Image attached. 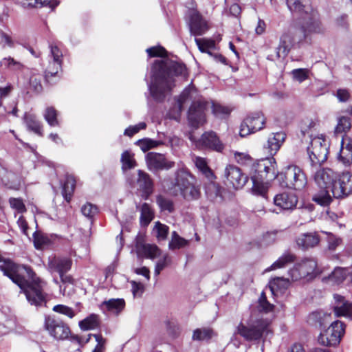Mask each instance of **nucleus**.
I'll list each match as a JSON object with an SVG mask.
<instances>
[{
  "instance_id": "obj_6",
  "label": "nucleus",
  "mask_w": 352,
  "mask_h": 352,
  "mask_svg": "<svg viewBox=\"0 0 352 352\" xmlns=\"http://www.w3.org/2000/svg\"><path fill=\"white\" fill-rule=\"evenodd\" d=\"M126 184L131 189H136L141 197L147 199L153 192V182L148 174L138 170L137 174L126 173Z\"/></svg>"
},
{
  "instance_id": "obj_18",
  "label": "nucleus",
  "mask_w": 352,
  "mask_h": 352,
  "mask_svg": "<svg viewBox=\"0 0 352 352\" xmlns=\"http://www.w3.org/2000/svg\"><path fill=\"white\" fill-rule=\"evenodd\" d=\"M274 203L283 210H293L297 205L298 197L292 192H283L274 197Z\"/></svg>"
},
{
  "instance_id": "obj_27",
  "label": "nucleus",
  "mask_w": 352,
  "mask_h": 352,
  "mask_svg": "<svg viewBox=\"0 0 352 352\" xmlns=\"http://www.w3.org/2000/svg\"><path fill=\"white\" fill-rule=\"evenodd\" d=\"M338 159V161L345 166H349L352 163V144L351 143H348L344 146L343 139L342 140V147Z\"/></svg>"
},
{
  "instance_id": "obj_52",
  "label": "nucleus",
  "mask_w": 352,
  "mask_h": 352,
  "mask_svg": "<svg viewBox=\"0 0 352 352\" xmlns=\"http://www.w3.org/2000/svg\"><path fill=\"white\" fill-rule=\"evenodd\" d=\"M168 233L169 228L168 226L160 221H155V237H157L158 241L166 239Z\"/></svg>"
},
{
  "instance_id": "obj_41",
  "label": "nucleus",
  "mask_w": 352,
  "mask_h": 352,
  "mask_svg": "<svg viewBox=\"0 0 352 352\" xmlns=\"http://www.w3.org/2000/svg\"><path fill=\"white\" fill-rule=\"evenodd\" d=\"M183 197L187 200L197 199L200 196L199 189L194 184V182L190 184L180 191Z\"/></svg>"
},
{
  "instance_id": "obj_22",
  "label": "nucleus",
  "mask_w": 352,
  "mask_h": 352,
  "mask_svg": "<svg viewBox=\"0 0 352 352\" xmlns=\"http://www.w3.org/2000/svg\"><path fill=\"white\" fill-rule=\"evenodd\" d=\"M286 138V135L283 132H277L272 133L267 140V145L265 146L267 149L270 155H275L280 149L282 144Z\"/></svg>"
},
{
  "instance_id": "obj_5",
  "label": "nucleus",
  "mask_w": 352,
  "mask_h": 352,
  "mask_svg": "<svg viewBox=\"0 0 352 352\" xmlns=\"http://www.w3.org/2000/svg\"><path fill=\"white\" fill-rule=\"evenodd\" d=\"M269 322L265 319L250 320L248 325L240 322L236 329L235 333L240 335L246 341H256L261 339L265 333L269 331Z\"/></svg>"
},
{
  "instance_id": "obj_30",
  "label": "nucleus",
  "mask_w": 352,
  "mask_h": 352,
  "mask_svg": "<svg viewBox=\"0 0 352 352\" xmlns=\"http://www.w3.org/2000/svg\"><path fill=\"white\" fill-rule=\"evenodd\" d=\"M76 186V180L72 175H67L62 188V194L65 199L69 202L72 197Z\"/></svg>"
},
{
  "instance_id": "obj_33",
  "label": "nucleus",
  "mask_w": 352,
  "mask_h": 352,
  "mask_svg": "<svg viewBox=\"0 0 352 352\" xmlns=\"http://www.w3.org/2000/svg\"><path fill=\"white\" fill-rule=\"evenodd\" d=\"M289 285V278L274 277L270 281V287L273 293L283 292Z\"/></svg>"
},
{
  "instance_id": "obj_16",
  "label": "nucleus",
  "mask_w": 352,
  "mask_h": 352,
  "mask_svg": "<svg viewBox=\"0 0 352 352\" xmlns=\"http://www.w3.org/2000/svg\"><path fill=\"white\" fill-rule=\"evenodd\" d=\"M189 17V29L191 35L195 36L203 35L209 29L207 21L197 10H191Z\"/></svg>"
},
{
  "instance_id": "obj_4",
  "label": "nucleus",
  "mask_w": 352,
  "mask_h": 352,
  "mask_svg": "<svg viewBox=\"0 0 352 352\" xmlns=\"http://www.w3.org/2000/svg\"><path fill=\"white\" fill-rule=\"evenodd\" d=\"M276 179L281 187L299 191L307 184V177L304 170L295 164L285 166L277 173Z\"/></svg>"
},
{
  "instance_id": "obj_3",
  "label": "nucleus",
  "mask_w": 352,
  "mask_h": 352,
  "mask_svg": "<svg viewBox=\"0 0 352 352\" xmlns=\"http://www.w3.org/2000/svg\"><path fill=\"white\" fill-rule=\"evenodd\" d=\"M337 177L338 174L331 168H322L317 170L314 179L318 189L312 200L321 206H328L332 201L331 194Z\"/></svg>"
},
{
  "instance_id": "obj_35",
  "label": "nucleus",
  "mask_w": 352,
  "mask_h": 352,
  "mask_svg": "<svg viewBox=\"0 0 352 352\" xmlns=\"http://www.w3.org/2000/svg\"><path fill=\"white\" fill-rule=\"evenodd\" d=\"M120 162L122 163V170L124 172L132 169L137 166L134 155L129 151H125L122 153Z\"/></svg>"
},
{
  "instance_id": "obj_12",
  "label": "nucleus",
  "mask_w": 352,
  "mask_h": 352,
  "mask_svg": "<svg viewBox=\"0 0 352 352\" xmlns=\"http://www.w3.org/2000/svg\"><path fill=\"white\" fill-rule=\"evenodd\" d=\"M189 139L195 146L200 149H211L217 151H221L223 148V144L219 140L217 134L213 131L205 132L201 138L196 140L192 134L189 135Z\"/></svg>"
},
{
  "instance_id": "obj_9",
  "label": "nucleus",
  "mask_w": 352,
  "mask_h": 352,
  "mask_svg": "<svg viewBox=\"0 0 352 352\" xmlns=\"http://www.w3.org/2000/svg\"><path fill=\"white\" fill-rule=\"evenodd\" d=\"M344 332V324L340 320H336L319 335L318 342L325 346H336L340 343Z\"/></svg>"
},
{
  "instance_id": "obj_45",
  "label": "nucleus",
  "mask_w": 352,
  "mask_h": 352,
  "mask_svg": "<svg viewBox=\"0 0 352 352\" xmlns=\"http://www.w3.org/2000/svg\"><path fill=\"white\" fill-rule=\"evenodd\" d=\"M329 317H330V315L327 314L322 311H316L309 314V322L313 324L322 326Z\"/></svg>"
},
{
  "instance_id": "obj_42",
  "label": "nucleus",
  "mask_w": 352,
  "mask_h": 352,
  "mask_svg": "<svg viewBox=\"0 0 352 352\" xmlns=\"http://www.w3.org/2000/svg\"><path fill=\"white\" fill-rule=\"evenodd\" d=\"M43 117L50 126H59L58 120V111L53 107H48L45 109Z\"/></svg>"
},
{
  "instance_id": "obj_56",
  "label": "nucleus",
  "mask_w": 352,
  "mask_h": 352,
  "mask_svg": "<svg viewBox=\"0 0 352 352\" xmlns=\"http://www.w3.org/2000/svg\"><path fill=\"white\" fill-rule=\"evenodd\" d=\"M135 144L138 146L144 153H146L154 148V140L149 138H143L136 141Z\"/></svg>"
},
{
  "instance_id": "obj_13",
  "label": "nucleus",
  "mask_w": 352,
  "mask_h": 352,
  "mask_svg": "<svg viewBox=\"0 0 352 352\" xmlns=\"http://www.w3.org/2000/svg\"><path fill=\"white\" fill-rule=\"evenodd\" d=\"M265 123V118L262 112H255L248 116L241 123L239 134L245 137L262 129Z\"/></svg>"
},
{
  "instance_id": "obj_57",
  "label": "nucleus",
  "mask_w": 352,
  "mask_h": 352,
  "mask_svg": "<svg viewBox=\"0 0 352 352\" xmlns=\"http://www.w3.org/2000/svg\"><path fill=\"white\" fill-rule=\"evenodd\" d=\"M146 126L145 122H140L138 124L129 126L124 131V135L129 137H132L135 134L138 133L140 130L144 129Z\"/></svg>"
},
{
  "instance_id": "obj_31",
  "label": "nucleus",
  "mask_w": 352,
  "mask_h": 352,
  "mask_svg": "<svg viewBox=\"0 0 352 352\" xmlns=\"http://www.w3.org/2000/svg\"><path fill=\"white\" fill-rule=\"evenodd\" d=\"M251 179L253 183L252 188L253 193L267 198V193L268 190V186L267 185V182L265 183V180L259 179L255 176H251Z\"/></svg>"
},
{
  "instance_id": "obj_26",
  "label": "nucleus",
  "mask_w": 352,
  "mask_h": 352,
  "mask_svg": "<svg viewBox=\"0 0 352 352\" xmlns=\"http://www.w3.org/2000/svg\"><path fill=\"white\" fill-rule=\"evenodd\" d=\"M23 120L29 131H33L40 136H43L42 124L40 121L37 120L35 115L25 113Z\"/></svg>"
},
{
  "instance_id": "obj_19",
  "label": "nucleus",
  "mask_w": 352,
  "mask_h": 352,
  "mask_svg": "<svg viewBox=\"0 0 352 352\" xmlns=\"http://www.w3.org/2000/svg\"><path fill=\"white\" fill-rule=\"evenodd\" d=\"M72 265V261L65 257H53L50 258L48 262L49 270L60 274H66L70 270Z\"/></svg>"
},
{
  "instance_id": "obj_11",
  "label": "nucleus",
  "mask_w": 352,
  "mask_h": 352,
  "mask_svg": "<svg viewBox=\"0 0 352 352\" xmlns=\"http://www.w3.org/2000/svg\"><path fill=\"white\" fill-rule=\"evenodd\" d=\"M208 105L209 103L202 99L192 103L188 113V120L192 127L197 129L206 123V110Z\"/></svg>"
},
{
  "instance_id": "obj_37",
  "label": "nucleus",
  "mask_w": 352,
  "mask_h": 352,
  "mask_svg": "<svg viewBox=\"0 0 352 352\" xmlns=\"http://www.w3.org/2000/svg\"><path fill=\"white\" fill-rule=\"evenodd\" d=\"M346 277V270L342 267H336L329 276L323 278L335 284L342 283Z\"/></svg>"
},
{
  "instance_id": "obj_54",
  "label": "nucleus",
  "mask_w": 352,
  "mask_h": 352,
  "mask_svg": "<svg viewBox=\"0 0 352 352\" xmlns=\"http://www.w3.org/2000/svg\"><path fill=\"white\" fill-rule=\"evenodd\" d=\"M52 310L54 312L65 315L69 318H73L76 315L75 311H74V309L72 307H69L64 305H55L52 308Z\"/></svg>"
},
{
  "instance_id": "obj_8",
  "label": "nucleus",
  "mask_w": 352,
  "mask_h": 352,
  "mask_svg": "<svg viewBox=\"0 0 352 352\" xmlns=\"http://www.w3.org/2000/svg\"><path fill=\"white\" fill-rule=\"evenodd\" d=\"M43 328L51 337L56 340H65L71 334L68 324L54 316H45Z\"/></svg>"
},
{
  "instance_id": "obj_50",
  "label": "nucleus",
  "mask_w": 352,
  "mask_h": 352,
  "mask_svg": "<svg viewBox=\"0 0 352 352\" xmlns=\"http://www.w3.org/2000/svg\"><path fill=\"white\" fill-rule=\"evenodd\" d=\"M18 2L23 7H37L38 6H50V7L56 6L58 3L51 2V0H17Z\"/></svg>"
},
{
  "instance_id": "obj_25",
  "label": "nucleus",
  "mask_w": 352,
  "mask_h": 352,
  "mask_svg": "<svg viewBox=\"0 0 352 352\" xmlns=\"http://www.w3.org/2000/svg\"><path fill=\"white\" fill-rule=\"evenodd\" d=\"M192 182H194V178L190 173L187 170L182 168L176 173L174 186L181 191Z\"/></svg>"
},
{
  "instance_id": "obj_53",
  "label": "nucleus",
  "mask_w": 352,
  "mask_h": 352,
  "mask_svg": "<svg viewBox=\"0 0 352 352\" xmlns=\"http://www.w3.org/2000/svg\"><path fill=\"white\" fill-rule=\"evenodd\" d=\"M49 47L50 51L47 59L63 63V55L60 48L54 43H50Z\"/></svg>"
},
{
  "instance_id": "obj_40",
  "label": "nucleus",
  "mask_w": 352,
  "mask_h": 352,
  "mask_svg": "<svg viewBox=\"0 0 352 352\" xmlns=\"http://www.w3.org/2000/svg\"><path fill=\"white\" fill-rule=\"evenodd\" d=\"M195 41L201 52L207 53L210 56L212 55V52H210V50L215 47V42L213 40L195 38Z\"/></svg>"
},
{
  "instance_id": "obj_62",
  "label": "nucleus",
  "mask_w": 352,
  "mask_h": 352,
  "mask_svg": "<svg viewBox=\"0 0 352 352\" xmlns=\"http://www.w3.org/2000/svg\"><path fill=\"white\" fill-rule=\"evenodd\" d=\"M287 5L291 11L301 12L305 8L303 0H287Z\"/></svg>"
},
{
  "instance_id": "obj_49",
  "label": "nucleus",
  "mask_w": 352,
  "mask_h": 352,
  "mask_svg": "<svg viewBox=\"0 0 352 352\" xmlns=\"http://www.w3.org/2000/svg\"><path fill=\"white\" fill-rule=\"evenodd\" d=\"M157 204L160 208L162 212H173L174 210V205L173 201L168 198L163 196H158L157 197Z\"/></svg>"
},
{
  "instance_id": "obj_15",
  "label": "nucleus",
  "mask_w": 352,
  "mask_h": 352,
  "mask_svg": "<svg viewBox=\"0 0 352 352\" xmlns=\"http://www.w3.org/2000/svg\"><path fill=\"white\" fill-rule=\"evenodd\" d=\"M195 92V88L192 85H190L184 89V90L179 95L176 104L168 111L167 116L170 119L179 121L181 113L183 110L184 104H185L187 101L192 100Z\"/></svg>"
},
{
  "instance_id": "obj_20",
  "label": "nucleus",
  "mask_w": 352,
  "mask_h": 352,
  "mask_svg": "<svg viewBox=\"0 0 352 352\" xmlns=\"http://www.w3.org/2000/svg\"><path fill=\"white\" fill-rule=\"evenodd\" d=\"M335 300L334 312L337 317H350L352 315V303L346 300L339 294H334Z\"/></svg>"
},
{
  "instance_id": "obj_43",
  "label": "nucleus",
  "mask_w": 352,
  "mask_h": 352,
  "mask_svg": "<svg viewBox=\"0 0 352 352\" xmlns=\"http://www.w3.org/2000/svg\"><path fill=\"white\" fill-rule=\"evenodd\" d=\"M351 126L352 118L351 117L342 116L338 120L335 133L336 134L346 133L351 129Z\"/></svg>"
},
{
  "instance_id": "obj_29",
  "label": "nucleus",
  "mask_w": 352,
  "mask_h": 352,
  "mask_svg": "<svg viewBox=\"0 0 352 352\" xmlns=\"http://www.w3.org/2000/svg\"><path fill=\"white\" fill-rule=\"evenodd\" d=\"M80 328L83 331H88L96 329L100 325V320L98 315L92 314L80 321L78 323Z\"/></svg>"
},
{
  "instance_id": "obj_60",
  "label": "nucleus",
  "mask_w": 352,
  "mask_h": 352,
  "mask_svg": "<svg viewBox=\"0 0 352 352\" xmlns=\"http://www.w3.org/2000/svg\"><path fill=\"white\" fill-rule=\"evenodd\" d=\"M212 113L217 117H223L229 114L230 111L228 108L221 106L219 104L212 103Z\"/></svg>"
},
{
  "instance_id": "obj_24",
  "label": "nucleus",
  "mask_w": 352,
  "mask_h": 352,
  "mask_svg": "<svg viewBox=\"0 0 352 352\" xmlns=\"http://www.w3.org/2000/svg\"><path fill=\"white\" fill-rule=\"evenodd\" d=\"M319 241V236L316 233L302 234L296 239L297 245L303 250L315 247Z\"/></svg>"
},
{
  "instance_id": "obj_14",
  "label": "nucleus",
  "mask_w": 352,
  "mask_h": 352,
  "mask_svg": "<svg viewBox=\"0 0 352 352\" xmlns=\"http://www.w3.org/2000/svg\"><path fill=\"white\" fill-rule=\"evenodd\" d=\"M352 193V175L349 172L338 175L336 182L332 188L331 198L346 197Z\"/></svg>"
},
{
  "instance_id": "obj_55",
  "label": "nucleus",
  "mask_w": 352,
  "mask_h": 352,
  "mask_svg": "<svg viewBox=\"0 0 352 352\" xmlns=\"http://www.w3.org/2000/svg\"><path fill=\"white\" fill-rule=\"evenodd\" d=\"M149 81L147 80L148 88L149 91V96H148V102H152L154 98V63L150 64Z\"/></svg>"
},
{
  "instance_id": "obj_48",
  "label": "nucleus",
  "mask_w": 352,
  "mask_h": 352,
  "mask_svg": "<svg viewBox=\"0 0 352 352\" xmlns=\"http://www.w3.org/2000/svg\"><path fill=\"white\" fill-rule=\"evenodd\" d=\"M274 305L267 300L265 293L263 292L258 300L257 309L260 312L269 313L274 310Z\"/></svg>"
},
{
  "instance_id": "obj_23",
  "label": "nucleus",
  "mask_w": 352,
  "mask_h": 352,
  "mask_svg": "<svg viewBox=\"0 0 352 352\" xmlns=\"http://www.w3.org/2000/svg\"><path fill=\"white\" fill-rule=\"evenodd\" d=\"M135 251L138 256L153 259L154 258V248L146 243L143 236L136 238Z\"/></svg>"
},
{
  "instance_id": "obj_59",
  "label": "nucleus",
  "mask_w": 352,
  "mask_h": 352,
  "mask_svg": "<svg viewBox=\"0 0 352 352\" xmlns=\"http://www.w3.org/2000/svg\"><path fill=\"white\" fill-rule=\"evenodd\" d=\"M10 206L15 209L18 212L23 213L26 211V208L23 201L20 198H10L9 199Z\"/></svg>"
},
{
  "instance_id": "obj_46",
  "label": "nucleus",
  "mask_w": 352,
  "mask_h": 352,
  "mask_svg": "<svg viewBox=\"0 0 352 352\" xmlns=\"http://www.w3.org/2000/svg\"><path fill=\"white\" fill-rule=\"evenodd\" d=\"M195 163L197 168L208 179L213 177V173L210 168L208 167L206 161L204 158L201 157H196Z\"/></svg>"
},
{
  "instance_id": "obj_51",
  "label": "nucleus",
  "mask_w": 352,
  "mask_h": 352,
  "mask_svg": "<svg viewBox=\"0 0 352 352\" xmlns=\"http://www.w3.org/2000/svg\"><path fill=\"white\" fill-rule=\"evenodd\" d=\"M174 166V162L168 160L164 155L155 153V170L169 169Z\"/></svg>"
},
{
  "instance_id": "obj_44",
  "label": "nucleus",
  "mask_w": 352,
  "mask_h": 352,
  "mask_svg": "<svg viewBox=\"0 0 352 352\" xmlns=\"http://www.w3.org/2000/svg\"><path fill=\"white\" fill-rule=\"evenodd\" d=\"M159 258L155 266V275H157L166 266L168 260L167 254H162L161 250L155 245V259Z\"/></svg>"
},
{
  "instance_id": "obj_34",
  "label": "nucleus",
  "mask_w": 352,
  "mask_h": 352,
  "mask_svg": "<svg viewBox=\"0 0 352 352\" xmlns=\"http://www.w3.org/2000/svg\"><path fill=\"white\" fill-rule=\"evenodd\" d=\"M295 260L294 254L286 252L283 254L276 261H275L266 271L274 270L285 267L287 265L293 263Z\"/></svg>"
},
{
  "instance_id": "obj_7",
  "label": "nucleus",
  "mask_w": 352,
  "mask_h": 352,
  "mask_svg": "<svg viewBox=\"0 0 352 352\" xmlns=\"http://www.w3.org/2000/svg\"><path fill=\"white\" fill-rule=\"evenodd\" d=\"M307 153L312 168L320 166L327 159L328 143L322 137L311 139L310 146L307 147Z\"/></svg>"
},
{
  "instance_id": "obj_58",
  "label": "nucleus",
  "mask_w": 352,
  "mask_h": 352,
  "mask_svg": "<svg viewBox=\"0 0 352 352\" xmlns=\"http://www.w3.org/2000/svg\"><path fill=\"white\" fill-rule=\"evenodd\" d=\"M81 212L85 217L91 219L98 212V208L96 206L87 203L82 206Z\"/></svg>"
},
{
  "instance_id": "obj_63",
  "label": "nucleus",
  "mask_w": 352,
  "mask_h": 352,
  "mask_svg": "<svg viewBox=\"0 0 352 352\" xmlns=\"http://www.w3.org/2000/svg\"><path fill=\"white\" fill-rule=\"evenodd\" d=\"M308 73L307 69H295L292 72L294 78L300 82L308 78Z\"/></svg>"
},
{
  "instance_id": "obj_21",
  "label": "nucleus",
  "mask_w": 352,
  "mask_h": 352,
  "mask_svg": "<svg viewBox=\"0 0 352 352\" xmlns=\"http://www.w3.org/2000/svg\"><path fill=\"white\" fill-rule=\"evenodd\" d=\"M125 307V301L123 298H111L103 301L100 305V309L104 312H110L118 315Z\"/></svg>"
},
{
  "instance_id": "obj_36",
  "label": "nucleus",
  "mask_w": 352,
  "mask_h": 352,
  "mask_svg": "<svg viewBox=\"0 0 352 352\" xmlns=\"http://www.w3.org/2000/svg\"><path fill=\"white\" fill-rule=\"evenodd\" d=\"M153 218V213L151 207L146 203L143 204L140 209V223L141 226H148Z\"/></svg>"
},
{
  "instance_id": "obj_2",
  "label": "nucleus",
  "mask_w": 352,
  "mask_h": 352,
  "mask_svg": "<svg viewBox=\"0 0 352 352\" xmlns=\"http://www.w3.org/2000/svg\"><path fill=\"white\" fill-rule=\"evenodd\" d=\"M307 8L302 16V23L300 27H291L285 31L279 39V44L276 47L275 57L285 58L291 50L302 43L309 34L322 32L318 13L314 10L309 12Z\"/></svg>"
},
{
  "instance_id": "obj_47",
  "label": "nucleus",
  "mask_w": 352,
  "mask_h": 352,
  "mask_svg": "<svg viewBox=\"0 0 352 352\" xmlns=\"http://www.w3.org/2000/svg\"><path fill=\"white\" fill-rule=\"evenodd\" d=\"M188 242L185 239L181 237L175 231L173 232L171 240L168 246L171 250L180 249L188 245Z\"/></svg>"
},
{
  "instance_id": "obj_28",
  "label": "nucleus",
  "mask_w": 352,
  "mask_h": 352,
  "mask_svg": "<svg viewBox=\"0 0 352 352\" xmlns=\"http://www.w3.org/2000/svg\"><path fill=\"white\" fill-rule=\"evenodd\" d=\"M297 265L300 270L301 275L305 278L314 274L317 267V263L314 259L306 258L297 263Z\"/></svg>"
},
{
  "instance_id": "obj_61",
  "label": "nucleus",
  "mask_w": 352,
  "mask_h": 352,
  "mask_svg": "<svg viewBox=\"0 0 352 352\" xmlns=\"http://www.w3.org/2000/svg\"><path fill=\"white\" fill-rule=\"evenodd\" d=\"M34 246L37 249L42 248V247L47 243L48 239L43 234L35 232L33 234Z\"/></svg>"
},
{
  "instance_id": "obj_32",
  "label": "nucleus",
  "mask_w": 352,
  "mask_h": 352,
  "mask_svg": "<svg viewBox=\"0 0 352 352\" xmlns=\"http://www.w3.org/2000/svg\"><path fill=\"white\" fill-rule=\"evenodd\" d=\"M0 66H3L6 69H8L14 72H21L24 69L25 67L22 63L15 60L11 56L2 58L0 60Z\"/></svg>"
},
{
  "instance_id": "obj_64",
  "label": "nucleus",
  "mask_w": 352,
  "mask_h": 352,
  "mask_svg": "<svg viewBox=\"0 0 352 352\" xmlns=\"http://www.w3.org/2000/svg\"><path fill=\"white\" fill-rule=\"evenodd\" d=\"M30 85L35 91H41L42 90L41 76L39 75H32L30 78Z\"/></svg>"
},
{
  "instance_id": "obj_10",
  "label": "nucleus",
  "mask_w": 352,
  "mask_h": 352,
  "mask_svg": "<svg viewBox=\"0 0 352 352\" xmlns=\"http://www.w3.org/2000/svg\"><path fill=\"white\" fill-rule=\"evenodd\" d=\"M276 162L274 158H265L254 163L252 166V176L267 182L276 179Z\"/></svg>"
},
{
  "instance_id": "obj_1",
  "label": "nucleus",
  "mask_w": 352,
  "mask_h": 352,
  "mask_svg": "<svg viewBox=\"0 0 352 352\" xmlns=\"http://www.w3.org/2000/svg\"><path fill=\"white\" fill-rule=\"evenodd\" d=\"M186 66L168 56V52L161 45H155V102L162 101L171 94L175 87V77L182 76Z\"/></svg>"
},
{
  "instance_id": "obj_38",
  "label": "nucleus",
  "mask_w": 352,
  "mask_h": 352,
  "mask_svg": "<svg viewBox=\"0 0 352 352\" xmlns=\"http://www.w3.org/2000/svg\"><path fill=\"white\" fill-rule=\"evenodd\" d=\"M62 63L54 60L47 59V65L45 69V78L46 81H50V78L55 76L58 71L61 69Z\"/></svg>"
},
{
  "instance_id": "obj_39",
  "label": "nucleus",
  "mask_w": 352,
  "mask_h": 352,
  "mask_svg": "<svg viewBox=\"0 0 352 352\" xmlns=\"http://www.w3.org/2000/svg\"><path fill=\"white\" fill-rule=\"evenodd\" d=\"M214 335V331L210 328H199L193 331L192 339L197 341L208 340L211 339Z\"/></svg>"
},
{
  "instance_id": "obj_17",
  "label": "nucleus",
  "mask_w": 352,
  "mask_h": 352,
  "mask_svg": "<svg viewBox=\"0 0 352 352\" xmlns=\"http://www.w3.org/2000/svg\"><path fill=\"white\" fill-rule=\"evenodd\" d=\"M225 176L235 188H242L248 180V176L243 174L239 167L233 165L226 166Z\"/></svg>"
}]
</instances>
